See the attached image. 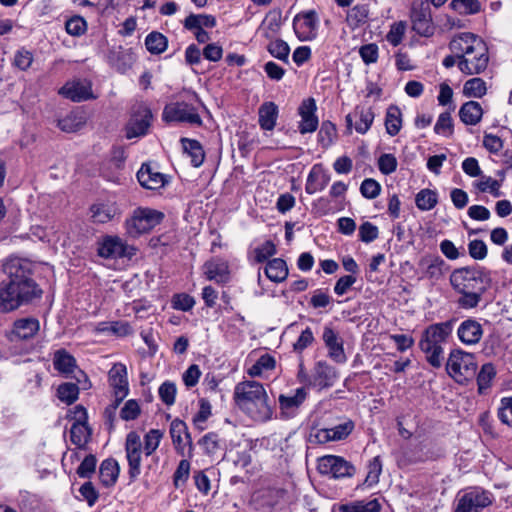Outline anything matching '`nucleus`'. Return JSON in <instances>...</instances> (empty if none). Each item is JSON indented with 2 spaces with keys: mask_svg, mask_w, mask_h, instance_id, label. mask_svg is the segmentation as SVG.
<instances>
[{
  "mask_svg": "<svg viewBox=\"0 0 512 512\" xmlns=\"http://www.w3.org/2000/svg\"><path fill=\"white\" fill-rule=\"evenodd\" d=\"M35 265L28 259L11 257L3 264L7 280L0 284V311L10 312L40 299L42 289L33 279Z\"/></svg>",
  "mask_w": 512,
  "mask_h": 512,
  "instance_id": "obj_1",
  "label": "nucleus"
},
{
  "mask_svg": "<svg viewBox=\"0 0 512 512\" xmlns=\"http://www.w3.org/2000/svg\"><path fill=\"white\" fill-rule=\"evenodd\" d=\"M163 433L158 429H151L144 436V444L140 438V435L131 431L126 435L125 439V454L128 463V477L129 483L135 482L141 474L142 454L146 457L152 456L154 464H149L146 467L144 477L146 479L152 478L156 473V466L159 462V457L153 456L154 452L160 445Z\"/></svg>",
  "mask_w": 512,
  "mask_h": 512,
  "instance_id": "obj_2",
  "label": "nucleus"
},
{
  "mask_svg": "<svg viewBox=\"0 0 512 512\" xmlns=\"http://www.w3.org/2000/svg\"><path fill=\"white\" fill-rule=\"evenodd\" d=\"M453 289L461 295L458 305L463 309H473L482 300L491 284L490 272L480 266L455 269L450 276Z\"/></svg>",
  "mask_w": 512,
  "mask_h": 512,
  "instance_id": "obj_3",
  "label": "nucleus"
},
{
  "mask_svg": "<svg viewBox=\"0 0 512 512\" xmlns=\"http://www.w3.org/2000/svg\"><path fill=\"white\" fill-rule=\"evenodd\" d=\"M449 50L458 55L459 70L466 75L482 73L488 66V48L477 35L464 32L456 35L450 41Z\"/></svg>",
  "mask_w": 512,
  "mask_h": 512,
  "instance_id": "obj_4",
  "label": "nucleus"
},
{
  "mask_svg": "<svg viewBox=\"0 0 512 512\" xmlns=\"http://www.w3.org/2000/svg\"><path fill=\"white\" fill-rule=\"evenodd\" d=\"M234 401L241 411L255 421L266 422L272 417L269 397L260 382H239L234 388Z\"/></svg>",
  "mask_w": 512,
  "mask_h": 512,
  "instance_id": "obj_5",
  "label": "nucleus"
},
{
  "mask_svg": "<svg viewBox=\"0 0 512 512\" xmlns=\"http://www.w3.org/2000/svg\"><path fill=\"white\" fill-rule=\"evenodd\" d=\"M455 319L431 324L422 332L419 348L425 354L426 361L434 368H440L443 362L442 344L453 331Z\"/></svg>",
  "mask_w": 512,
  "mask_h": 512,
  "instance_id": "obj_6",
  "label": "nucleus"
},
{
  "mask_svg": "<svg viewBox=\"0 0 512 512\" xmlns=\"http://www.w3.org/2000/svg\"><path fill=\"white\" fill-rule=\"evenodd\" d=\"M476 369L477 363L472 353L461 349H454L450 352L446 370L456 382L463 384L472 379L476 374Z\"/></svg>",
  "mask_w": 512,
  "mask_h": 512,
  "instance_id": "obj_7",
  "label": "nucleus"
},
{
  "mask_svg": "<svg viewBox=\"0 0 512 512\" xmlns=\"http://www.w3.org/2000/svg\"><path fill=\"white\" fill-rule=\"evenodd\" d=\"M163 218L164 214L160 211L138 208L134 211L132 217L126 220L127 233L132 237L147 233L160 224Z\"/></svg>",
  "mask_w": 512,
  "mask_h": 512,
  "instance_id": "obj_8",
  "label": "nucleus"
},
{
  "mask_svg": "<svg viewBox=\"0 0 512 512\" xmlns=\"http://www.w3.org/2000/svg\"><path fill=\"white\" fill-rule=\"evenodd\" d=\"M410 18L412 29L420 36L430 37L434 34L435 26L432 20L431 8L427 2L416 0L412 3Z\"/></svg>",
  "mask_w": 512,
  "mask_h": 512,
  "instance_id": "obj_9",
  "label": "nucleus"
},
{
  "mask_svg": "<svg viewBox=\"0 0 512 512\" xmlns=\"http://www.w3.org/2000/svg\"><path fill=\"white\" fill-rule=\"evenodd\" d=\"M163 121L169 122H186L190 124L200 125L201 117L197 109L187 102H172L167 104L162 112Z\"/></svg>",
  "mask_w": 512,
  "mask_h": 512,
  "instance_id": "obj_10",
  "label": "nucleus"
},
{
  "mask_svg": "<svg viewBox=\"0 0 512 512\" xmlns=\"http://www.w3.org/2000/svg\"><path fill=\"white\" fill-rule=\"evenodd\" d=\"M152 118V112L146 105L138 104L134 106L130 119L125 126L126 138L145 136L151 126Z\"/></svg>",
  "mask_w": 512,
  "mask_h": 512,
  "instance_id": "obj_11",
  "label": "nucleus"
},
{
  "mask_svg": "<svg viewBox=\"0 0 512 512\" xmlns=\"http://www.w3.org/2000/svg\"><path fill=\"white\" fill-rule=\"evenodd\" d=\"M317 469L322 475H330L335 479L352 477L355 474V467L343 457L325 455L318 459Z\"/></svg>",
  "mask_w": 512,
  "mask_h": 512,
  "instance_id": "obj_12",
  "label": "nucleus"
},
{
  "mask_svg": "<svg viewBox=\"0 0 512 512\" xmlns=\"http://www.w3.org/2000/svg\"><path fill=\"white\" fill-rule=\"evenodd\" d=\"M492 502L493 496L489 491L474 488L458 499L455 512H481L482 509L491 505Z\"/></svg>",
  "mask_w": 512,
  "mask_h": 512,
  "instance_id": "obj_13",
  "label": "nucleus"
},
{
  "mask_svg": "<svg viewBox=\"0 0 512 512\" xmlns=\"http://www.w3.org/2000/svg\"><path fill=\"white\" fill-rule=\"evenodd\" d=\"M98 255L105 259H118L122 257L131 258L135 255V248L126 245L121 238L117 236H105L98 243Z\"/></svg>",
  "mask_w": 512,
  "mask_h": 512,
  "instance_id": "obj_14",
  "label": "nucleus"
},
{
  "mask_svg": "<svg viewBox=\"0 0 512 512\" xmlns=\"http://www.w3.org/2000/svg\"><path fill=\"white\" fill-rule=\"evenodd\" d=\"M322 340L328 350V356L334 362L343 364L347 361L343 340L330 325L324 326Z\"/></svg>",
  "mask_w": 512,
  "mask_h": 512,
  "instance_id": "obj_15",
  "label": "nucleus"
},
{
  "mask_svg": "<svg viewBox=\"0 0 512 512\" xmlns=\"http://www.w3.org/2000/svg\"><path fill=\"white\" fill-rule=\"evenodd\" d=\"M338 376V372L333 366L320 360L314 365L309 385L319 389L329 388L334 385Z\"/></svg>",
  "mask_w": 512,
  "mask_h": 512,
  "instance_id": "obj_16",
  "label": "nucleus"
},
{
  "mask_svg": "<svg viewBox=\"0 0 512 512\" xmlns=\"http://www.w3.org/2000/svg\"><path fill=\"white\" fill-rule=\"evenodd\" d=\"M76 421L70 429V438L73 444L83 447L90 439L91 429L87 425V412L83 406L75 407Z\"/></svg>",
  "mask_w": 512,
  "mask_h": 512,
  "instance_id": "obj_17",
  "label": "nucleus"
},
{
  "mask_svg": "<svg viewBox=\"0 0 512 512\" xmlns=\"http://www.w3.org/2000/svg\"><path fill=\"white\" fill-rule=\"evenodd\" d=\"M306 398L307 390L304 387L297 388L293 394H281L278 398L281 415L285 419L295 417Z\"/></svg>",
  "mask_w": 512,
  "mask_h": 512,
  "instance_id": "obj_18",
  "label": "nucleus"
},
{
  "mask_svg": "<svg viewBox=\"0 0 512 512\" xmlns=\"http://www.w3.org/2000/svg\"><path fill=\"white\" fill-rule=\"evenodd\" d=\"M355 425L352 420H346L332 428H323L311 435L314 441L324 444L330 441H340L346 439L353 431Z\"/></svg>",
  "mask_w": 512,
  "mask_h": 512,
  "instance_id": "obj_19",
  "label": "nucleus"
},
{
  "mask_svg": "<svg viewBox=\"0 0 512 512\" xmlns=\"http://www.w3.org/2000/svg\"><path fill=\"white\" fill-rule=\"evenodd\" d=\"M375 114L370 107L357 106L352 113L346 116V126L351 132L354 126L356 132L365 134L371 127Z\"/></svg>",
  "mask_w": 512,
  "mask_h": 512,
  "instance_id": "obj_20",
  "label": "nucleus"
},
{
  "mask_svg": "<svg viewBox=\"0 0 512 512\" xmlns=\"http://www.w3.org/2000/svg\"><path fill=\"white\" fill-rule=\"evenodd\" d=\"M419 270L423 278L438 281L441 279L448 266L446 262L438 255H425L418 263Z\"/></svg>",
  "mask_w": 512,
  "mask_h": 512,
  "instance_id": "obj_21",
  "label": "nucleus"
},
{
  "mask_svg": "<svg viewBox=\"0 0 512 512\" xmlns=\"http://www.w3.org/2000/svg\"><path fill=\"white\" fill-rule=\"evenodd\" d=\"M316 103L313 98L305 99L299 109L298 113L301 116L298 129L301 134L314 132L319 124L318 117L315 115Z\"/></svg>",
  "mask_w": 512,
  "mask_h": 512,
  "instance_id": "obj_22",
  "label": "nucleus"
},
{
  "mask_svg": "<svg viewBox=\"0 0 512 512\" xmlns=\"http://www.w3.org/2000/svg\"><path fill=\"white\" fill-rule=\"evenodd\" d=\"M293 28L298 38L302 41L310 40L315 35L317 28V16L315 11H307L297 14L293 20Z\"/></svg>",
  "mask_w": 512,
  "mask_h": 512,
  "instance_id": "obj_23",
  "label": "nucleus"
},
{
  "mask_svg": "<svg viewBox=\"0 0 512 512\" xmlns=\"http://www.w3.org/2000/svg\"><path fill=\"white\" fill-rule=\"evenodd\" d=\"M107 61L120 73H125L135 62V56L131 49L122 46L112 47L107 53Z\"/></svg>",
  "mask_w": 512,
  "mask_h": 512,
  "instance_id": "obj_24",
  "label": "nucleus"
},
{
  "mask_svg": "<svg viewBox=\"0 0 512 512\" xmlns=\"http://www.w3.org/2000/svg\"><path fill=\"white\" fill-rule=\"evenodd\" d=\"M459 340L465 345H475L483 336V328L480 322L474 318H468L461 322L457 329Z\"/></svg>",
  "mask_w": 512,
  "mask_h": 512,
  "instance_id": "obj_25",
  "label": "nucleus"
},
{
  "mask_svg": "<svg viewBox=\"0 0 512 512\" xmlns=\"http://www.w3.org/2000/svg\"><path fill=\"white\" fill-rule=\"evenodd\" d=\"M91 217L96 223H107L121 214V210L114 201H101L90 208Z\"/></svg>",
  "mask_w": 512,
  "mask_h": 512,
  "instance_id": "obj_26",
  "label": "nucleus"
},
{
  "mask_svg": "<svg viewBox=\"0 0 512 512\" xmlns=\"http://www.w3.org/2000/svg\"><path fill=\"white\" fill-rule=\"evenodd\" d=\"M59 94L74 102L85 101L92 97L90 84L80 80L66 83L59 90Z\"/></svg>",
  "mask_w": 512,
  "mask_h": 512,
  "instance_id": "obj_27",
  "label": "nucleus"
},
{
  "mask_svg": "<svg viewBox=\"0 0 512 512\" xmlns=\"http://www.w3.org/2000/svg\"><path fill=\"white\" fill-rule=\"evenodd\" d=\"M204 274L210 281L224 284L229 281L230 272L228 263L222 259H212L204 264Z\"/></svg>",
  "mask_w": 512,
  "mask_h": 512,
  "instance_id": "obj_28",
  "label": "nucleus"
},
{
  "mask_svg": "<svg viewBox=\"0 0 512 512\" xmlns=\"http://www.w3.org/2000/svg\"><path fill=\"white\" fill-rule=\"evenodd\" d=\"M108 381L113 391H118V395L129 393V383L127 378V368L122 363H116L108 372Z\"/></svg>",
  "mask_w": 512,
  "mask_h": 512,
  "instance_id": "obj_29",
  "label": "nucleus"
},
{
  "mask_svg": "<svg viewBox=\"0 0 512 512\" xmlns=\"http://www.w3.org/2000/svg\"><path fill=\"white\" fill-rule=\"evenodd\" d=\"M137 179L141 186L147 189H157L165 184V175L153 171L149 165H142L140 170L137 172Z\"/></svg>",
  "mask_w": 512,
  "mask_h": 512,
  "instance_id": "obj_30",
  "label": "nucleus"
},
{
  "mask_svg": "<svg viewBox=\"0 0 512 512\" xmlns=\"http://www.w3.org/2000/svg\"><path fill=\"white\" fill-rule=\"evenodd\" d=\"M40 329V323L36 318H23L14 322L13 335L20 340H27L36 335Z\"/></svg>",
  "mask_w": 512,
  "mask_h": 512,
  "instance_id": "obj_31",
  "label": "nucleus"
},
{
  "mask_svg": "<svg viewBox=\"0 0 512 512\" xmlns=\"http://www.w3.org/2000/svg\"><path fill=\"white\" fill-rule=\"evenodd\" d=\"M55 370L66 376L72 374L77 368L76 359L65 349L55 351L53 356Z\"/></svg>",
  "mask_w": 512,
  "mask_h": 512,
  "instance_id": "obj_32",
  "label": "nucleus"
},
{
  "mask_svg": "<svg viewBox=\"0 0 512 512\" xmlns=\"http://www.w3.org/2000/svg\"><path fill=\"white\" fill-rule=\"evenodd\" d=\"M264 273L269 280L280 283L288 277V267L286 262L281 258H273L269 260L264 268Z\"/></svg>",
  "mask_w": 512,
  "mask_h": 512,
  "instance_id": "obj_33",
  "label": "nucleus"
},
{
  "mask_svg": "<svg viewBox=\"0 0 512 512\" xmlns=\"http://www.w3.org/2000/svg\"><path fill=\"white\" fill-rule=\"evenodd\" d=\"M329 182L330 175L314 166L308 175L305 190L308 194H314L325 189Z\"/></svg>",
  "mask_w": 512,
  "mask_h": 512,
  "instance_id": "obj_34",
  "label": "nucleus"
},
{
  "mask_svg": "<svg viewBox=\"0 0 512 512\" xmlns=\"http://www.w3.org/2000/svg\"><path fill=\"white\" fill-rule=\"evenodd\" d=\"M483 116V109L480 103L468 101L464 103L459 110L460 120L466 125L478 124Z\"/></svg>",
  "mask_w": 512,
  "mask_h": 512,
  "instance_id": "obj_35",
  "label": "nucleus"
},
{
  "mask_svg": "<svg viewBox=\"0 0 512 512\" xmlns=\"http://www.w3.org/2000/svg\"><path fill=\"white\" fill-rule=\"evenodd\" d=\"M120 468L115 459L109 458L104 460L99 468V478L101 483L106 487L113 486L119 476Z\"/></svg>",
  "mask_w": 512,
  "mask_h": 512,
  "instance_id": "obj_36",
  "label": "nucleus"
},
{
  "mask_svg": "<svg viewBox=\"0 0 512 512\" xmlns=\"http://www.w3.org/2000/svg\"><path fill=\"white\" fill-rule=\"evenodd\" d=\"M259 125L264 130H273L278 117V107L274 102H265L258 111Z\"/></svg>",
  "mask_w": 512,
  "mask_h": 512,
  "instance_id": "obj_37",
  "label": "nucleus"
},
{
  "mask_svg": "<svg viewBox=\"0 0 512 512\" xmlns=\"http://www.w3.org/2000/svg\"><path fill=\"white\" fill-rule=\"evenodd\" d=\"M86 123V117L80 111H71L64 118L59 119L57 126L66 133L80 130Z\"/></svg>",
  "mask_w": 512,
  "mask_h": 512,
  "instance_id": "obj_38",
  "label": "nucleus"
},
{
  "mask_svg": "<svg viewBox=\"0 0 512 512\" xmlns=\"http://www.w3.org/2000/svg\"><path fill=\"white\" fill-rule=\"evenodd\" d=\"M184 152L191 158V164L194 167L202 165L205 153L201 144L197 140L182 138L181 139Z\"/></svg>",
  "mask_w": 512,
  "mask_h": 512,
  "instance_id": "obj_39",
  "label": "nucleus"
},
{
  "mask_svg": "<svg viewBox=\"0 0 512 512\" xmlns=\"http://www.w3.org/2000/svg\"><path fill=\"white\" fill-rule=\"evenodd\" d=\"M386 132L390 136H396L402 128V113L398 106L388 107L385 117Z\"/></svg>",
  "mask_w": 512,
  "mask_h": 512,
  "instance_id": "obj_40",
  "label": "nucleus"
},
{
  "mask_svg": "<svg viewBox=\"0 0 512 512\" xmlns=\"http://www.w3.org/2000/svg\"><path fill=\"white\" fill-rule=\"evenodd\" d=\"M381 504L377 499L353 501L339 506L340 512H379Z\"/></svg>",
  "mask_w": 512,
  "mask_h": 512,
  "instance_id": "obj_41",
  "label": "nucleus"
},
{
  "mask_svg": "<svg viewBox=\"0 0 512 512\" xmlns=\"http://www.w3.org/2000/svg\"><path fill=\"white\" fill-rule=\"evenodd\" d=\"M187 30H194V28L203 29L213 28L216 26V19L212 15L207 14H190L183 22Z\"/></svg>",
  "mask_w": 512,
  "mask_h": 512,
  "instance_id": "obj_42",
  "label": "nucleus"
},
{
  "mask_svg": "<svg viewBox=\"0 0 512 512\" xmlns=\"http://www.w3.org/2000/svg\"><path fill=\"white\" fill-rule=\"evenodd\" d=\"M96 330L98 332H108L120 337L133 333L131 325L126 321L100 322Z\"/></svg>",
  "mask_w": 512,
  "mask_h": 512,
  "instance_id": "obj_43",
  "label": "nucleus"
},
{
  "mask_svg": "<svg viewBox=\"0 0 512 512\" xmlns=\"http://www.w3.org/2000/svg\"><path fill=\"white\" fill-rule=\"evenodd\" d=\"M496 376V369L492 363L482 365L477 375L478 393L485 394L490 388L493 379Z\"/></svg>",
  "mask_w": 512,
  "mask_h": 512,
  "instance_id": "obj_44",
  "label": "nucleus"
},
{
  "mask_svg": "<svg viewBox=\"0 0 512 512\" xmlns=\"http://www.w3.org/2000/svg\"><path fill=\"white\" fill-rule=\"evenodd\" d=\"M170 435L172 438L173 444L178 448L183 444L182 435L185 436L187 442L190 446H192V439L190 433L188 432L187 425L184 421L180 419H174L170 425Z\"/></svg>",
  "mask_w": 512,
  "mask_h": 512,
  "instance_id": "obj_45",
  "label": "nucleus"
},
{
  "mask_svg": "<svg viewBox=\"0 0 512 512\" xmlns=\"http://www.w3.org/2000/svg\"><path fill=\"white\" fill-rule=\"evenodd\" d=\"M168 45L167 38L160 32L153 31L145 38V46L151 54L163 53Z\"/></svg>",
  "mask_w": 512,
  "mask_h": 512,
  "instance_id": "obj_46",
  "label": "nucleus"
},
{
  "mask_svg": "<svg viewBox=\"0 0 512 512\" xmlns=\"http://www.w3.org/2000/svg\"><path fill=\"white\" fill-rule=\"evenodd\" d=\"M438 203V195L431 189L420 190L415 197V204L421 211L432 210Z\"/></svg>",
  "mask_w": 512,
  "mask_h": 512,
  "instance_id": "obj_47",
  "label": "nucleus"
},
{
  "mask_svg": "<svg viewBox=\"0 0 512 512\" xmlns=\"http://www.w3.org/2000/svg\"><path fill=\"white\" fill-rule=\"evenodd\" d=\"M267 50L274 58L288 63L290 47L284 40L279 38L269 40Z\"/></svg>",
  "mask_w": 512,
  "mask_h": 512,
  "instance_id": "obj_48",
  "label": "nucleus"
},
{
  "mask_svg": "<svg viewBox=\"0 0 512 512\" xmlns=\"http://www.w3.org/2000/svg\"><path fill=\"white\" fill-rule=\"evenodd\" d=\"M486 83L481 78H472L465 82L463 94L467 97L481 98L486 94Z\"/></svg>",
  "mask_w": 512,
  "mask_h": 512,
  "instance_id": "obj_49",
  "label": "nucleus"
},
{
  "mask_svg": "<svg viewBox=\"0 0 512 512\" xmlns=\"http://www.w3.org/2000/svg\"><path fill=\"white\" fill-rule=\"evenodd\" d=\"M78 395L79 387L75 383H63L57 389L58 398L67 405L74 403L78 399Z\"/></svg>",
  "mask_w": 512,
  "mask_h": 512,
  "instance_id": "obj_50",
  "label": "nucleus"
},
{
  "mask_svg": "<svg viewBox=\"0 0 512 512\" xmlns=\"http://www.w3.org/2000/svg\"><path fill=\"white\" fill-rule=\"evenodd\" d=\"M33 61V53L22 47L15 52L12 65L21 71H27L31 67Z\"/></svg>",
  "mask_w": 512,
  "mask_h": 512,
  "instance_id": "obj_51",
  "label": "nucleus"
},
{
  "mask_svg": "<svg viewBox=\"0 0 512 512\" xmlns=\"http://www.w3.org/2000/svg\"><path fill=\"white\" fill-rule=\"evenodd\" d=\"M450 6L453 10L464 15L476 14L481 10L478 0H452Z\"/></svg>",
  "mask_w": 512,
  "mask_h": 512,
  "instance_id": "obj_52",
  "label": "nucleus"
},
{
  "mask_svg": "<svg viewBox=\"0 0 512 512\" xmlns=\"http://www.w3.org/2000/svg\"><path fill=\"white\" fill-rule=\"evenodd\" d=\"M198 444L203 448L205 454L213 455L220 449L219 435L209 432L198 441Z\"/></svg>",
  "mask_w": 512,
  "mask_h": 512,
  "instance_id": "obj_53",
  "label": "nucleus"
},
{
  "mask_svg": "<svg viewBox=\"0 0 512 512\" xmlns=\"http://www.w3.org/2000/svg\"><path fill=\"white\" fill-rule=\"evenodd\" d=\"M263 35L266 39H275L281 28V19L279 15L268 16L263 23Z\"/></svg>",
  "mask_w": 512,
  "mask_h": 512,
  "instance_id": "obj_54",
  "label": "nucleus"
},
{
  "mask_svg": "<svg viewBox=\"0 0 512 512\" xmlns=\"http://www.w3.org/2000/svg\"><path fill=\"white\" fill-rule=\"evenodd\" d=\"M336 126L330 121H324L321 124L318 132V140L323 147H328L332 144L336 136Z\"/></svg>",
  "mask_w": 512,
  "mask_h": 512,
  "instance_id": "obj_55",
  "label": "nucleus"
},
{
  "mask_svg": "<svg viewBox=\"0 0 512 512\" xmlns=\"http://www.w3.org/2000/svg\"><path fill=\"white\" fill-rule=\"evenodd\" d=\"M434 131L437 134L444 136H451L453 133V120L450 112H443L439 115L438 120L434 126Z\"/></svg>",
  "mask_w": 512,
  "mask_h": 512,
  "instance_id": "obj_56",
  "label": "nucleus"
},
{
  "mask_svg": "<svg viewBox=\"0 0 512 512\" xmlns=\"http://www.w3.org/2000/svg\"><path fill=\"white\" fill-rule=\"evenodd\" d=\"M276 246L271 240L265 241L262 245L254 249L255 261L263 263L276 254Z\"/></svg>",
  "mask_w": 512,
  "mask_h": 512,
  "instance_id": "obj_57",
  "label": "nucleus"
},
{
  "mask_svg": "<svg viewBox=\"0 0 512 512\" xmlns=\"http://www.w3.org/2000/svg\"><path fill=\"white\" fill-rule=\"evenodd\" d=\"M397 159L393 154L384 153L378 159V168L384 175H390L397 169Z\"/></svg>",
  "mask_w": 512,
  "mask_h": 512,
  "instance_id": "obj_58",
  "label": "nucleus"
},
{
  "mask_svg": "<svg viewBox=\"0 0 512 512\" xmlns=\"http://www.w3.org/2000/svg\"><path fill=\"white\" fill-rule=\"evenodd\" d=\"M497 415L503 424L512 425V396L501 399Z\"/></svg>",
  "mask_w": 512,
  "mask_h": 512,
  "instance_id": "obj_59",
  "label": "nucleus"
},
{
  "mask_svg": "<svg viewBox=\"0 0 512 512\" xmlns=\"http://www.w3.org/2000/svg\"><path fill=\"white\" fill-rule=\"evenodd\" d=\"M176 392L177 389L175 383L170 381L162 383L158 391L160 399L168 406L175 403Z\"/></svg>",
  "mask_w": 512,
  "mask_h": 512,
  "instance_id": "obj_60",
  "label": "nucleus"
},
{
  "mask_svg": "<svg viewBox=\"0 0 512 512\" xmlns=\"http://www.w3.org/2000/svg\"><path fill=\"white\" fill-rule=\"evenodd\" d=\"M97 459L94 455H87L77 468V474L80 478H90L96 469Z\"/></svg>",
  "mask_w": 512,
  "mask_h": 512,
  "instance_id": "obj_61",
  "label": "nucleus"
},
{
  "mask_svg": "<svg viewBox=\"0 0 512 512\" xmlns=\"http://www.w3.org/2000/svg\"><path fill=\"white\" fill-rule=\"evenodd\" d=\"M378 227L371 222H364L359 227V239L365 243H371L378 238Z\"/></svg>",
  "mask_w": 512,
  "mask_h": 512,
  "instance_id": "obj_62",
  "label": "nucleus"
},
{
  "mask_svg": "<svg viewBox=\"0 0 512 512\" xmlns=\"http://www.w3.org/2000/svg\"><path fill=\"white\" fill-rule=\"evenodd\" d=\"M380 191V184L372 178H367L361 183L360 192L362 196L367 199L376 198L380 194Z\"/></svg>",
  "mask_w": 512,
  "mask_h": 512,
  "instance_id": "obj_63",
  "label": "nucleus"
},
{
  "mask_svg": "<svg viewBox=\"0 0 512 512\" xmlns=\"http://www.w3.org/2000/svg\"><path fill=\"white\" fill-rule=\"evenodd\" d=\"M65 28L68 34L72 36H80L86 31L87 25L84 18L74 16L66 22Z\"/></svg>",
  "mask_w": 512,
  "mask_h": 512,
  "instance_id": "obj_64",
  "label": "nucleus"
}]
</instances>
